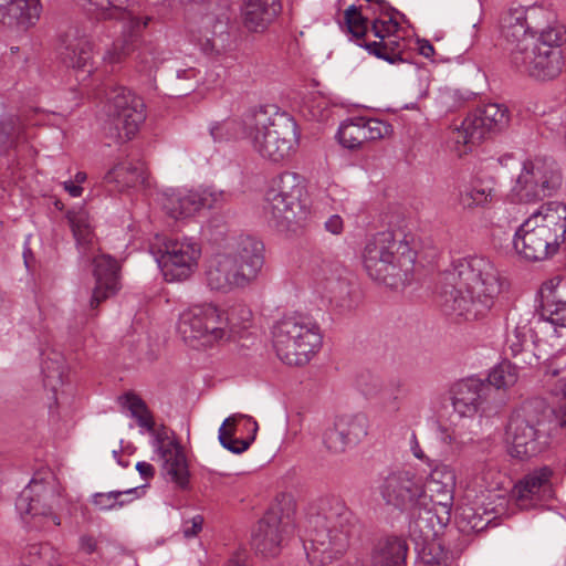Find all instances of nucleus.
Listing matches in <instances>:
<instances>
[{"instance_id":"62","label":"nucleus","mask_w":566,"mask_h":566,"mask_svg":"<svg viewBox=\"0 0 566 566\" xmlns=\"http://www.w3.org/2000/svg\"><path fill=\"white\" fill-rule=\"evenodd\" d=\"M235 126L237 123L234 120L218 123L210 128V134L214 142H221L232 137L230 132L233 130Z\"/></svg>"},{"instance_id":"30","label":"nucleus","mask_w":566,"mask_h":566,"mask_svg":"<svg viewBox=\"0 0 566 566\" xmlns=\"http://www.w3.org/2000/svg\"><path fill=\"white\" fill-rule=\"evenodd\" d=\"M407 542L398 536L379 539L371 552L373 566H406Z\"/></svg>"},{"instance_id":"61","label":"nucleus","mask_w":566,"mask_h":566,"mask_svg":"<svg viewBox=\"0 0 566 566\" xmlns=\"http://www.w3.org/2000/svg\"><path fill=\"white\" fill-rule=\"evenodd\" d=\"M558 370H553L551 374L545 375V386L548 391L555 397H562L566 400V378H558Z\"/></svg>"},{"instance_id":"4","label":"nucleus","mask_w":566,"mask_h":566,"mask_svg":"<svg viewBox=\"0 0 566 566\" xmlns=\"http://www.w3.org/2000/svg\"><path fill=\"white\" fill-rule=\"evenodd\" d=\"M242 125L254 150L273 163L287 158L297 144L296 122L285 114H270L263 106L250 109Z\"/></svg>"},{"instance_id":"34","label":"nucleus","mask_w":566,"mask_h":566,"mask_svg":"<svg viewBox=\"0 0 566 566\" xmlns=\"http://www.w3.org/2000/svg\"><path fill=\"white\" fill-rule=\"evenodd\" d=\"M198 191L172 192L166 195L163 208L174 219L187 218L201 209Z\"/></svg>"},{"instance_id":"7","label":"nucleus","mask_w":566,"mask_h":566,"mask_svg":"<svg viewBox=\"0 0 566 566\" xmlns=\"http://www.w3.org/2000/svg\"><path fill=\"white\" fill-rule=\"evenodd\" d=\"M230 318L213 304H198L179 315L177 332L193 348L211 346L229 338Z\"/></svg>"},{"instance_id":"41","label":"nucleus","mask_w":566,"mask_h":566,"mask_svg":"<svg viewBox=\"0 0 566 566\" xmlns=\"http://www.w3.org/2000/svg\"><path fill=\"white\" fill-rule=\"evenodd\" d=\"M325 295L340 308H350V280L349 274L331 277L326 284L321 285Z\"/></svg>"},{"instance_id":"33","label":"nucleus","mask_w":566,"mask_h":566,"mask_svg":"<svg viewBox=\"0 0 566 566\" xmlns=\"http://www.w3.org/2000/svg\"><path fill=\"white\" fill-rule=\"evenodd\" d=\"M140 63L143 64L142 71L151 74L154 70L155 80L157 76L165 81L180 80V78H193L196 76V70L192 67L180 69L176 60L161 61L157 63L155 59L148 60L146 49L138 54Z\"/></svg>"},{"instance_id":"26","label":"nucleus","mask_w":566,"mask_h":566,"mask_svg":"<svg viewBox=\"0 0 566 566\" xmlns=\"http://www.w3.org/2000/svg\"><path fill=\"white\" fill-rule=\"evenodd\" d=\"M263 252L264 245L260 240L249 234H242L234 239L231 250L227 254L234 258L239 268L253 281L263 266Z\"/></svg>"},{"instance_id":"24","label":"nucleus","mask_w":566,"mask_h":566,"mask_svg":"<svg viewBox=\"0 0 566 566\" xmlns=\"http://www.w3.org/2000/svg\"><path fill=\"white\" fill-rule=\"evenodd\" d=\"M553 471L543 467L527 474L513 489V496L522 510L536 506L551 493V476Z\"/></svg>"},{"instance_id":"2","label":"nucleus","mask_w":566,"mask_h":566,"mask_svg":"<svg viewBox=\"0 0 566 566\" xmlns=\"http://www.w3.org/2000/svg\"><path fill=\"white\" fill-rule=\"evenodd\" d=\"M354 514L336 497L321 500L307 518L304 548L313 566H323L340 557L356 533Z\"/></svg>"},{"instance_id":"42","label":"nucleus","mask_w":566,"mask_h":566,"mask_svg":"<svg viewBox=\"0 0 566 566\" xmlns=\"http://www.w3.org/2000/svg\"><path fill=\"white\" fill-rule=\"evenodd\" d=\"M420 560L428 566H448L451 557L449 551L444 547L443 539L439 536L416 546Z\"/></svg>"},{"instance_id":"59","label":"nucleus","mask_w":566,"mask_h":566,"mask_svg":"<svg viewBox=\"0 0 566 566\" xmlns=\"http://www.w3.org/2000/svg\"><path fill=\"white\" fill-rule=\"evenodd\" d=\"M461 522L467 523L463 528L478 533L488 526L490 520H484L481 515H478L472 507H467L461 513Z\"/></svg>"},{"instance_id":"47","label":"nucleus","mask_w":566,"mask_h":566,"mask_svg":"<svg viewBox=\"0 0 566 566\" xmlns=\"http://www.w3.org/2000/svg\"><path fill=\"white\" fill-rule=\"evenodd\" d=\"M363 7L349 6L344 12L347 31L357 40H361L368 31V17L363 14Z\"/></svg>"},{"instance_id":"44","label":"nucleus","mask_w":566,"mask_h":566,"mask_svg":"<svg viewBox=\"0 0 566 566\" xmlns=\"http://www.w3.org/2000/svg\"><path fill=\"white\" fill-rule=\"evenodd\" d=\"M517 381V369L510 361H503L492 369L485 384H490L491 394L501 388L513 386Z\"/></svg>"},{"instance_id":"6","label":"nucleus","mask_w":566,"mask_h":566,"mask_svg":"<svg viewBox=\"0 0 566 566\" xmlns=\"http://www.w3.org/2000/svg\"><path fill=\"white\" fill-rule=\"evenodd\" d=\"M306 186L302 176L285 171L279 175L265 195V211L281 230H290L307 217Z\"/></svg>"},{"instance_id":"31","label":"nucleus","mask_w":566,"mask_h":566,"mask_svg":"<svg viewBox=\"0 0 566 566\" xmlns=\"http://www.w3.org/2000/svg\"><path fill=\"white\" fill-rule=\"evenodd\" d=\"M281 4H270L253 0H243L241 15L244 27L252 32H262L280 13Z\"/></svg>"},{"instance_id":"27","label":"nucleus","mask_w":566,"mask_h":566,"mask_svg":"<svg viewBox=\"0 0 566 566\" xmlns=\"http://www.w3.org/2000/svg\"><path fill=\"white\" fill-rule=\"evenodd\" d=\"M151 20L146 15L143 19H129L123 22L122 35L106 50L103 60L109 64L120 63L139 45L143 31Z\"/></svg>"},{"instance_id":"37","label":"nucleus","mask_w":566,"mask_h":566,"mask_svg":"<svg viewBox=\"0 0 566 566\" xmlns=\"http://www.w3.org/2000/svg\"><path fill=\"white\" fill-rule=\"evenodd\" d=\"M359 46L366 49L369 54L375 55L378 59L385 60L390 64L405 62L402 43L392 34L388 35L382 41L367 42L363 41L358 43Z\"/></svg>"},{"instance_id":"22","label":"nucleus","mask_w":566,"mask_h":566,"mask_svg":"<svg viewBox=\"0 0 566 566\" xmlns=\"http://www.w3.org/2000/svg\"><path fill=\"white\" fill-rule=\"evenodd\" d=\"M452 406L461 417L474 416L491 396L490 384L478 378H467L451 388Z\"/></svg>"},{"instance_id":"10","label":"nucleus","mask_w":566,"mask_h":566,"mask_svg":"<svg viewBox=\"0 0 566 566\" xmlns=\"http://www.w3.org/2000/svg\"><path fill=\"white\" fill-rule=\"evenodd\" d=\"M562 181V171L554 159L536 157L523 164L513 192L521 202H535L556 193Z\"/></svg>"},{"instance_id":"64","label":"nucleus","mask_w":566,"mask_h":566,"mask_svg":"<svg viewBox=\"0 0 566 566\" xmlns=\"http://www.w3.org/2000/svg\"><path fill=\"white\" fill-rule=\"evenodd\" d=\"M325 229L333 234H340L344 229L343 219L338 214L331 216L325 222Z\"/></svg>"},{"instance_id":"23","label":"nucleus","mask_w":566,"mask_h":566,"mask_svg":"<svg viewBox=\"0 0 566 566\" xmlns=\"http://www.w3.org/2000/svg\"><path fill=\"white\" fill-rule=\"evenodd\" d=\"M95 287L90 301L92 310L119 290V265L111 255H98L93 260Z\"/></svg>"},{"instance_id":"46","label":"nucleus","mask_w":566,"mask_h":566,"mask_svg":"<svg viewBox=\"0 0 566 566\" xmlns=\"http://www.w3.org/2000/svg\"><path fill=\"white\" fill-rule=\"evenodd\" d=\"M66 217L76 242L81 245L88 244L93 237L88 213L80 209L77 211H69Z\"/></svg>"},{"instance_id":"54","label":"nucleus","mask_w":566,"mask_h":566,"mask_svg":"<svg viewBox=\"0 0 566 566\" xmlns=\"http://www.w3.org/2000/svg\"><path fill=\"white\" fill-rule=\"evenodd\" d=\"M429 494L433 504V506L429 510H434V512L442 517V521L447 520L450 522L451 509L454 500V490L429 492Z\"/></svg>"},{"instance_id":"1","label":"nucleus","mask_w":566,"mask_h":566,"mask_svg":"<svg viewBox=\"0 0 566 566\" xmlns=\"http://www.w3.org/2000/svg\"><path fill=\"white\" fill-rule=\"evenodd\" d=\"M440 283L438 303L443 313L465 321L485 316L503 286L497 269L484 256L454 261Z\"/></svg>"},{"instance_id":"52","label":"nucleus","mask_w":566,"mask_h":566,"mask_svg":"<svg viewBox=\"0 0 566 566\" xmlns=\"http://www.w3.org/2000/svg\"><path fill=\"white\" fill-rule=\"evenodd\" d=\"M138 488H130L125 491H111L106 493H96L93 495V504L99 510H113L115 507H122L126 501L120 500L125 494H135Z\"/></svg>"},{"instance_id":"60","label":"nucleus","mask_w":566,"mask_h":566,"mask_svg":"<svg viewBox=\"0 0 566 566\" xmlns=\"http://www.w3.org/2000/svg\"><path fill=\"white\" fill-rule=\"evenodd\" d=\"M395 12L389 11V19L388 21L375 19L371 23V32L374 33L375 38L379 39L378 41H382V39H386L388 35L392 33V31L397 30L398 22H396L392 18V14Z\"/></svg>"},{"instance_id":"21","label":"nucleus","mask_w":566,"mask_h":566,"mask_svg":"<svg viewBox=\"0 0 566 566\" xmlns=\"http://www.w3.org/2000/svg\"><path fill=\"white\" fill-rule=\"evenodd\" d=\"M258 429V422L252 417L237 413L223 421L218 439L224 449L240 454L255 440Z\"/></svg>"},{"instance_id":"3","label":"nucleus","mask_w":566,"mask_h":566,"mask_svg":"<svg viewBox=\"0 0 566 566\" xmlns=\"http://www.w3.org/2000/svg\"><path fill=\"white\" fill-rule=\"evenodd\" d=\"M416 252L401 231L387 230L375 234L365 245L363 264L375 281L397 286L412 280Z\"/></svg>"},{"instance_id":"13","label":"nucleus","mask_w":566,"mask_h":566,"mask_svg":"<svg viewBox=\"0 0 566 566\" xmlns=\"http://www.w3.org/2000/svg\"><path fill=\"white\" fill-rule=\"evenodd\" d=\"M200 255L201 247L196 240L176 239L164 243L157 261L167 282H181L196 271Z\"/></svg>"},{"instance_id":"35","label":"nucleus","mask_w":566,"mask_h":566,"mask_svg":"<svg viewBox=\"0 0 566 566\" xmlns=\"http://www.w3.org/2000/svg\"><path fill=\"white\" fill-rule=\"evenodd\" d=\"M106 181L122 187H136L146 181V168L140 161H123L115 165L105 176Z\"/></svg>"},{"instance_id":"5","label":"nucleus","mask_w":566,"mask_h":566,"mask_svg":"<svg viewBox=\"0 0 566 566\" xmlns=\"http://www.w3.org/2000/svg\"><path fill=\"white\" fill-rule=\"evenodd\" d=\"M277 357L290 366H304L321 348L323 336L318 324L308 315H284L272 327Z\"/></svg>"},{"instance_id":"28","label":"nucleus","mask_w":566,"mask_h":566,"mask_svg":"<svg viewBox=\"0 0 566 566\" xmlns=\"http://www.w3.org/2000/svg\"><path fill=\"white\" fill-rule=\"evenodd\" d=\"M448 524L449 521H442L434 510L418 507L408 525L409 536L415 546L423 545V543L439 537Z\"/></svg>"},{"instance_id":"58","label":"nucleus","mask_w":566,"mask_h":566,"mask_svg":"<svg viewBox=\"0 0 566 566\" xmlns=\"http://www.w3.org/2000/svg\"><path fill=\"white\" fill-rule=\"evenodd\" d=\"M200 201H201V209L208 208H217L221 206L223 202H226L229 198V195L222 190H216L212 188L205 189L203 191L199 192Z\"/></svg>"},{"instance_id":"20","label":"nucleus","mask_w":566,"mask_h":566,"mask_svg":"<svg viewBox=\"0 0 566 566\" xmlns=\"http://www.w3.org/2000/svg\"><path fill=\"white\" fill-rule=\"evenodd\" d=\"M391 126L376 118L355 117L344 122L337 137L339 144L348 149H358L365 143L385 137Z\"/></svg>"},{"instance_id":"25","label":"nucleus","mask_w":566,"mask_h":566,"mask_svg":"<svg viewBox=\"0 0 566 566\" xmlns=\"http://www.w3.org/2000/svg\"><path fill=\"white\" fill-rule=\"evenodd\" d=\"M64 50L62 51L63 62L83 76L80 81H85L93 72V46L86 35H80L77 30H70L65 34Z\"/></svg>"},{"instance_id":"43","label":"nucleus","mask_w":566,"mask_h":566,"mask_svg":"<svg viewBox=\"0 0 566 566\" xmlns=\"http://www.w3.org/2000/svg\"><path fill=\"white\" fill-rule=\"evenodd\" d=\"M337 423L344 429L347 440L354 446L368 433V419L363 413L345 415L339 417Z\"/></svg>"},{"instance_id":"38","label":"nucleus","mask_w":566,"mask_h":566,"mask_svg":"<svg viewBox=\"0 0 566 566\" xmlns=\"http://www.w3.org/2000/svg\"><path fill=\"white\" fill-rule=\"evenodd\" d=\"M21 0H0V23L4 25H18L23 29H28L35 24L36 12L35 9H31L29 13H22Z\"/></svg>"},{"instance_id":"16","label":"nucleus","mask_w":566,"mask_h":566,"mask_svg":"<svg viewBox=\"0 0 566 566\" xmlns=\"http://www.w3.org/2000/svg\"><path fill=\"white\" fill-rule=\"evenodd\" d=\"M290 528V520L287 516H283L281 509L271 507L258 522L252 534L251 545L256 553L265 557H274L281 552Z\"/></svg>"},{"instance_id":"45","label":"nucleus","mask_w":566,"mask_h":566,"mask_svg":"<svg viewBox=\"0 0 566 566\" xmlns=\"http://www.w3.org/2000/svg\"><path fill=\"white\" fill-rule=\"evenodd\" d=\"M455 489V474L446 465H437L430 473L424 490L428 492L450 491Z\"/></svg>"},{"instance_id":"8","label":"nucleus","mask_w":566,"mask_h":566,"mask_svg":"<svg viewBox=\"0 0 566 566\" xmlns=\"http://www.w3.org/2000/svg\"><path fill=\"white\" fill-rule=\"evenodd\" d=\"M539 409H543L542 401H528L510 417L506 440L511 444V457L523 461L536 457L545 449V437L539 430L543 422Z\"/></svg>"},{"instance_id":"50","label":"nucleus","mask_w":566,"mask_h":566,"mask_svg":"<svg viewBox=\"0 0 566 566\" xmlns=\"http://www.w3.org/2000/svg\"><path fill=\"white\" fill-rule=\"evenodd\" d=\"M495 197L493 187L475 185L471 190L461 195V203L465 208L484 206Z\"/></svg>"},{"instance_id":"36","label":"nucleus","mask_w":566,"mask_h":566,"mask_svg":"<svg viewBox=\"0 0 566 566\" xmlns=\"http://www.w3.org/2000/svg\"><path fill=\"white\" fill-rule=\"evenodd\" d=\"M42 374L44 386L56 392L67 376L64 356L60 352L50 350L43 359Z\"/></svg>"},{"instance_id":"49","label":"nucleus","mask_w":566,"mask_h":566,"mask_svg":"<svg viewBox=\"0 0 566 566\" xmlns=\"http://www.w3.org/2000/svg\"><path fill=\"white\" fill-rule=\"evenodd\" d=\"M323 442L328 452L333 454H340L346 451V449L350 446L349 440L344 432V429L335 421L333 427H329L325 430L323 434Z\"/></svg>"},{"instance_id":"57","label":"nucleus","mask_w":566,"mask_h":566,"mask_svg":"<svg viewBox=\"0 0 566 566\" xmlns=\"http://www.w3.org/2000/svg\"><path fill=\"white\" fill-rule=\"evenodd\" d=\"M545 308L553 324L566 327V301L556 300L553 296L552 301H546Z\"/></svg>"},{"instance_id":"15","label":"nucleus","mask_w":566,"mask_h":566,"mask_svg":"<svg viewBox=\"0 0 566 566\" xmlns=\"http://www.w3.org/2000/svg\"><path fill=\"white\" fill-rule=\"evenodd\" d=\"M545 14L541 8H511L505 11L500 19V29L502 36L511 49H520L525 43L533 41L537 31H539V18Z\"/></svg>"},{"instance_id":"40","label":"nucleus","mask_w":566,"mask_h":566,"mask_svg":"<svg viewBox=\"0 0 566 566\" xmlns=\"http://www.w3.org/2000/svg\"><path fill=\"white\" fill-rule=\"evenodd\" d=\"M98 18L102 20L129 21L143 19L134 10V0H99Z\"/></svg>"},{"instance_id":"12","label":"nucleus","mask_w":566,"mask_h":566,"mask_svg":"<svg viewBox=\"0 0 566 566\" xmlns=\"http://www.w3.org/2000/svg\"><path fill=\"white\" fill-rule=\"evenodd\" d=\"M510 62L518 73L537 81H549L557 77L565 66L562 49L545 44L536 46L531 42L520 49H511Z\"/></svg>"},{"instance_id":"63","label":"nucleus","mask_w":566,"mask_h":566,"mask_svg":"<svg viewBox=\"0 0 566 566\" xmlns=\"http://www.w3.org/2000/svg\"><path fill=\"white\" fill-rule=\"evenodd\" d=\"M202 524L203 517L201 515H196L190 521H186L182 528L184 536L187 538L196 536L202 530Z\"/></svg>"},{"instance_id":"29","label":"nucleus","mask_w":566,"mask_h":566,"mask_svg":"<svg viewBox=\"0 0 566 566\" xmlns=\"http://www.w3.org/2000/svg\"><path fill=\"white\" fill-rule=\"evenodd\" d=\"M528 219H535L536 224L552 233V237L563 242L566 233V206L558 201H548L534 211Z\"/></svg>"},{"instance_id":"39","label":"nucleus","mask_w":566,"mask_h":566,"mask_svg":"<svg viewBox=\"0 0 566 566\" xmlns=\"http://www.w3.org/2000/svg\"><path fill=\"white\" fill-rule=\"evenodd\" d=\"M122 407L129 410L130 416L137 420L139 427L154 433L155 421L146 402L136 394L129 391L118 398Z\"/></svg>"},{"instance_id":"51","label":"nucleus","mask_w":566,"mask_h":566,"mask_svg":"<svg viewBox=\"0 0 566 566\" xmlns=\"http://www.w3.org/2000/svg\"><path fill=\"white\" fill-rule=\"evenodd\" d=\"M349 274V271L339 262L322 260L314 269L313 275L319 285L326 284L331 277Z\"/></svg>"},{"instance_id":"18","label":"nucleus","mask_w":566,"mask_h":566,"mask_svg":"<svg viewBox=\"0 0 566 566\" xmlns=\"http://www.w3.org/2000/svg\"><path fill=\"white\" fill-rule=\"evenodd\" d=\"M206 281L211 290L224 293L244 287L252 282L235 263V259L227 253L217 254L209 261Z\"/></svg>"},{"instance_id":"32","label":"nucleus","mask_w":566,"mask_h":566,"mask_svg":"<svg viewBox=\"0 0 566 566\" xmlns=\"http://www.w3.org/2000/svg\"><path fill=\"white\" fill-rule=\"evenodd\" d=\"M156 440L164 460L165 473L180 488H186L189 483V471L182 450L178 447L165 448L159 437Z\"/></svg>"},{"instance_id":"17","label":"nucleus","mask_w":566,"mask_h":566,"mask_svg":"<svg viewBox=\"0 0 566 566\" xmlns=\"http://www.w3.org/2000/svg\"><path fill=\"white\" fill-rule=\"evenodd\" d=\"M514 248L528 261H544L555 255L562 242L552 233L541 229L535 219H527L518 228L514 238Z\"/></svg>"},{"instance_id":"55","label":"nucleus","mask_w":566,"mask_h":566,"mask_svg":"<svg viewBox=\"0 0 566 566\" xmlns=\"http://www.w3.org/2000/svg\"><path fill=\"white\" fill-rule=\"evenodd\" d=\"M488 449V442L483 439H476L475 437L458 432L457 438V450L465 457H476L479 451L484 452Z\"/></svg>"},{"instance_id":"48","label":"nucleus","mask_w":566,"mask_h":566,"mask_svg":"<svg viewBox=\"0 0 566 566\" xmlns=\"http://www.w3.org/2000/svg\"><path fill=\"white\" fill-rule=\"evenodd\" d=\"M539 34L538 38H533L531 41L532 45L536 46H551V48H559L566 41V29L563 25L555 24L543 28V22L539 21Z\"/></svg>"},{"instance_id":"56","label":"nucleus","mask_w":566,"mask_h":566,"mask_svg":"<svg viewBox=\"0 0 566 566\" xmlns=\"http://www.w3.org/2000/svg\"><path fill=\"white\" fill-rule=\"evenodd\" d=\"M528 344L527 332L525 327H515L512 333L507 335L505 348L513 357L523 355L525 346Z\"/></svg>"},{"instance_id":"14","label":"nucleus","mask_w":566,"mask_h":566,"mask_svg":"<svg viewBox=\"0 0 566 566\" xmlns=\"http://www.w3.org/2000/svg\"><path fill=\"white\" fill-rule=\"evenodd\" d=\"M379 494L386 505L399 511L416 509L426 490L421 480L407 470H395L381 478Z\"/></svg>"},{"instance_id":"53","label":"nucleus","mask_w":566,"mask_h":566,"mask_svg":"<svg viewBox=\"0 0 566 566\" xmlns=\"http://www.w3.org/2000/svg\"><path fill=\"white\" fill-rule=\"evenodd\" d=\"M22 126L18 117L9 116L0 122V147H11L19 140Z\"/></svg>"},{"instance_id":"11","label":"nucleus","mask_w":566,"mask_h":566,"mask_svg":"<svg viewBox=\"0 0 566 566\" xmlns=\"http://www.w3.org/2000/svg\"><path fill=\"white\" fill-rule=\"evenodd\" d=\"M509 124V109L504 105L489 103L470 113L461 126L453 132L452 139L457 145L459 155L467 153L471 146L480 144L489 134L501 132Z\"/></svg>"},{"instance_id":"9","label":"nucleus","mask_w":566,"mask_h":566,"mask_svg":"<svg viewBox=\"0 0 566 566\" xmlns=\"http://www.w3.org/2000/svg\"><path fill=\"white\" fill-rule=\"evenodd\" d=\"M106 99L107 135L117 143L130 140L146 119L144 101L124 86L111 87Z\"/></svg>"},{"instance_id":"19","label":"nucleus","mask_w":566,"mask_h":566,"mask_svg":"<svg viewBox=\"0 0 566 566\" xmlns=\"http://www.w3.org/2000/svg\"><path fill=\"white\" fill-rule=\"evenodd\" d=\"M57 501L59 496L52 486L33 479L20 493L15 506L21 514L46 516L55 526H59L60 517L53 512V504Z\"/></svg>"}]
</instances>
